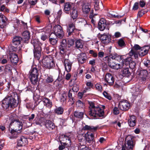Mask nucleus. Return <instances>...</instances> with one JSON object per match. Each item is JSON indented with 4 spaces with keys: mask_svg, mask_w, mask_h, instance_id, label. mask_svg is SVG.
<instances>
[{
    "mask_svg": "<svg viewBox=\"0 0 150 150\" xmlns=\"http://www.w3.org/2000/svg\"><path fill=\"white\" fill-rule=\"evenodd\" d=\"M11 126L12 127L11 130H10L9 128H8V130L12 134L13 137L16 138L21 132L23 128L22 123L18 120L13 119L10 124L9 127H10Z\"/></svg>",
    "mask_w": 150,
    "mask_h": 150,
    "instance_id": "obj_1",
    "label": "nucleus"
},
{
    "mask_svg": "<svg viewBox=\"0 0 150 150\" xmlns=\"http://www.w3.org/2000/svg\"><path fill=\"white\" fill-rule=\"evenodd\" d=\"M89 107L90 110L88 115L94 118L98 116L99 117H104V112L103 110L98 106L96 107L94 103L92 102H89Z\"/></svg>",
    "mask_w": 150,
    "mask_h": 150,
    "instance_id": "obj_2",
    "label": "nucleus"
},
{
    "mask_svg": "<svg viewBox=\"0 0 150 150\" xmlns=\"http://www.w3.org/2000/svg\"><path fill=\"white\" fill-rule=\"evenodd\" d=\"M31 43L33 45V53L35 58L39 60L41 56L42 44L37 39L33 38L31 41Z\"/></svg>",
    "mask_w": 150,
    "mask_h": 150,
    "instance_id": "obj_3",
    "label": "nucleus"
},
{
    "mask_svg": "<svg viewBox=\"0 0 150 150\" xmlns=\"http://www.w3.org/2000/svg\"><path fill=\"white\" fill-rule=\"evenodd\" d=\"M43 66L48 69L53 68L55 66V64L52 57L51 56H45L42 59Z\"/></svg>",
    "mask_w": 150,
    "mask_h": 150,
    "instance_id": "obj_4",
    "label": "nucleus"
},
{
    "mask_svg": "<svg viewBox=\"0 0 150 150\" xmlns=\"http://www.w3.org/2000/svg\"><path fill=\"white\" fill-rule=\"evenodd\" d=\"M22 40V38L20 36H15L13 37L11 43V48L13 51L16 52L20 50L19 45Z\"/></svg>",
    "mask_w": 150,
    "mask_h": 150,
    "instance_id": "obj_5",
    "label": "nucleus"
},
{
    "mask_svg": "<svg viewBox=\"0 0 150 150\" xmlns=\"http://www.w3.org/2000/svg\"><path fill=\"white\" fill-rule=\"evenodd\" d=\"M30 72L29 78L31 83L34 85L36 84L39 74L37 69L35 67H32Z\"/></svg>",
    "mask_w": 150,
    "mask_h": 150,
    "instance_id": "obj_6",
    "label": "nucleus"
},
{
    "mask_svg": "<svg viewBox=\"0 0 150 150\" xmlns=\"http://www.w3.org/2000/svg\"><path fill=\"white\" fill-rule=\"evenodd\" d=\"M126 140L125 147L123 146L122 150H126L125 149L127 150H132L134 146L133 139L130 136L127 137L126 138Z\"/></svg>",
    "mask_w": 150,
    "mask_h": 150,
    "instance_id": "obj_7",
    "label": "nucleus"
},
{
    "mask_svg": "<svg viewBox=\"0 0 150 150\" xmlns=\"http://www.w3.org/2000/svg\"><path fill=\"white\" fill-rule=\"evenodd\" d=\"M6 99L8 101L10 108H15L17 107L18 103V101L17 100L18 99V96L17 94L15 96L14 98L12 96H11L8 97Z\"/></svg>",
    "mask_w": 150,
    "mask_h": 150,
    "instance_id": "obj_8",
    "label": "nucleus"
},
{
    "mask_svg": "<svg viewBox=\"0 0 150 150\" xmlns=\"http://www.w3.org/2000/svg\"><path fill=\"white\" fill-rule=\"evenodd\" d=\"M54 32V34L59 38H61L64 35V31L62 27L59 25H56L53 29Z\"/></svg>",
    "mask_w": 150,
    "mask_h": 150,
    "instance_id": "obj_9",
    "label": "nucleus"
},
{
    "mask_svg": "<svg viewBox=\"0 0 150 150\" xmlns=\"http://www.w3.org/2000/svg\"><path fill=\"white\" fill-rule=\"evenodd\" d=\"M108 62L109 66L112 69L117 70L122 68V65L118 63L114 59L108 58Z\"/></svg>",
    "mask_w": 150,
    "mask_h": 150,
    "instance_id": "obj_10",
    "label": "nucleus"
},
{
    "mask_svg": "<svg viewBox=\"0 0 150 150\" xmlns=\"http://www.w3.org/2000/svg\"><path fill=\"white\" fill-rule=\"evenodd\" d=\"M142 48L138 45H135L132 48L131 51L128 54L131 57H133L135 59H136L138 57V50H140Z\"/></svg>",
    "mask_w": 150,
    "mask_h": 150,
    "instance_id": "obj_11",
    "label": "nucleus"
},
{
    "mask_svg": "<svg viewBox=\"0 0 150 150\" xmlns=\"http://www.w3.org/2000/svg\"><path fill=\"white\" fill-rule=\"evenodd\" d=\"M101 42L104 44L109 43L111 40V36L108 33H104L100 36Z\"/></svg>",
    "mask_w": 150,
    "mask_h": 150,
    "instance_id": "obj_12",
    "label": "nucleus"
},
{
    "mask_svg": "<svg viewBox=\"0 0 150 150\" xmlns=\"http://www.w3.org/2000/svg\"><path fill=\"white\" fill-rule=\"evenodd\" d=\"M130 107V104L127 100L121 101L119 104V108L122 110H127Z\"/></svg>",
    "mask_w": 150,
    "mask_h": 150,
    "instance_id": "obj_13",
    "label": "nucleus"
},
{
    "mask_svg": "<svg viewBox=\"0 0 150 150\" xmlns=\"http://www.w3.org/2000/svg\"><path fill=\"white\" fill-rule=\"evenodd\" d=\"M137 76L141 79L142 80L144 81L146 80V77L148 75L147 71L146 70H139L137 72Z\"/></svg>",
    "mask_w": 150,
    "mask_h": 150,
    "instance_id": "obj_14",
    "label": "nucleus"
},
{
    "mask_svg": "<svg viewBox=\"0 0 150 150\" xmlns=\"http://www.w3.org/2000/svg\"><path fill=\"white\" fill-rule=\"evenodd\" d=\"M87 59L86 54L84 53H81L78 54L77 60L79 64H82L85 63Z\"/></svg>",
    "mask_w": 150,
    "mask_h": 150,
    "instance_id": "obj_15",
    "label": "nucleus"
},
{
    "mask_svg": "<svg viewBox=\"0 0 150 150\" xmlns=\"http://www.w3.org/2000/svg\"><path fill=\"white\" fill-rule=\"evenodd\" d=\"M105 80L110 86H112L114 83V79L112 75L110 73H107L105 76Z\"/></svg>",
    "mask_w": 150,
    "mask_h": 150,
    "instance_id": "obj_16",
    "label": "nucleus"
},
{
    "mask_svg": "<svg viewBox=\"0 0 150 150\" xmlns=\"http://www.w3.org/2000/svg\"><path fill=\"white\" fill-rule=\"evenodd\" d=\"M105 58H110L111 59H114L115 61H117L120 62L123 59V56H121L118 55L117 54L115 53H110L109 55V57L106 56Z\"/></svg>",
    "mask_w": 150,
    "mask_h": 150,
    "instance_id": "obj_17",
    "label": "nucleus"
},
{
    "mask_svg": "<svg viewBox=\"0 0 150 150\" xmlns=\"http://www.w3.org/2000/svg\"><path fill=\"white\" fill-rule=\"evenodd\" d=\"M75 21L73 22L70 23L67 30V33H68V36H70L72 34L74 30H75Z\"/></svg>",
    "mask_w": 150,
    "mask_h": 150,
    "instance_id": "obj_18",
    "label": "nucleus"
},
{
    "mask_svg": "<svg viewBox=\"0 0 150 150\" xmlns=\"http://www.w3.org/2000/svg\"><path fill=\"white\" fill-rule=\"evenodd\" d=\"M91 7L90 2H85L82 5V10L84 13L87 14L90 11Z\"/></svg>",
    "mask_w": 150,
    "mask_h": 150,
    "instance_id": "obj_19",
    "label": "nucleus"
},
{
    "mask_svg": "<svg viewBox=\"0 0 150 150\" xmlns=\"http://www.w3.org/2000/svg\"><path fill=\"white\" fill-rule=\"evenodd\" d=\"M23 40V42L27 43L29 42V40L30 38V33L28 31H24L22 34Z\"/></svg>",
    "mask_w": 150,
    "mask_h": 150,
    "instance_id": "obj_20",
    "label": "nucleus"
},
{
    "mask_svg": "<svg viewBox=\"0 0 150 150\" xmlns=\"http://www.w3.org/2000/svg\"><path fill=\"white\" fill-rule=\"evenodd\" d=\"M84 139L86 140V142L88 143H91L93 142L94 137L92 133L87 132L85 134Z\"/></svg>",
    "mask_w": 150,
    "mask_h": 150,
    "instance_id": "obj_21",
    "label": "nucleus"
},
{
    "mask_svg": "<svg viewBox=\"0 0 150 150\" xmlns=\"http://www.w3.org/2000/svg\"><path fill=\"white\" fill-rule=\"evenodd\" d=\"M94 3V8L96 11L102 10L103 8V6L101 1L99 0H95Z\"/></svg>",
    "mask_w": 150,
    "mask_h": 150,
    "instance_id": "obj_22",
    "label": "nucleus"
},
{
    "mask_svg": "<svg viewBox=\"0 0 150 150\" xmlns=\"http://www.w3.org/2000/svg\"><path fill=\"white\" fill-rule=\"evenodd\" d=\"M64 65L66 70L67 72H69L71 70L72 63L68 59H66L64 61Z\"/></svg>",
    "mask_w": 150,
    "mask_h": 150,
    "instance_id": "obj_23",
    "label": "nucleus"
},
{
    "mask_svg": "<svg viewBox=\"0 0 150 150\" xmlns=\"http://www.w3.org/2000/svg\"><path fill=\"white\" fill-rule=\"evenodd\" d=\"M45 122V126L47 129L52 130L55 128V126L54 123L51 121L47 120Z\"/></svg>",
    "mask_w": 150,
    "mask_h": 150,
    "instance_id": "obj_24",
    "label": "nucleus"
},
{
    "mask_svg": "<svg viewBox=\"0 0 150 150\" xmlns=\"http://www.w3.org/2000/svg\"><path fill=\"white\" fill-rule=\"evenodd\" d=\"M7 19L3 15L0 14V27L1 28H4L6 25Z\"/></svg>",
    "mask_w": 150,
    "mask_h": 150,
    "instance_id": "obj_25",
    "label": "nucleus"
},
{
    "mask_svg": "<svg viewBox=\"0 0 150 150\" xmlns=\"http://www.w3.org/2000/svg\"><path fill=\"white\" fill-rule=\"evenodd\" d=\"M106 26L105 21L103 19H101L98 23V28L101 31L103 30Z\"/></svg>",
    "mask_w": 150,
    "mask_h": 150,
    "instance_id": "obj_26",
    "label": "nucleus"
},
{
    "mask_svg": "<svg viewBox=\"0 0 150 150\" xmlns=\"http://www.w3.org/2000/svg\"><path fill=\"white\" fill-rule=\"evenodd\" d=\"M10 60L12 63L16 64L18 61V58L17 55L12 53L10 54Z\"/></svg>",
    "mask_w": 150,
    "mask_h": 150,
    "instance_id": "obj_27",
    "label": "nucleus"
},
{
    "mask_svg": "<svg viewBox=\"0 0 150 150\" xmlns=\"http://www.w3.org/2000/svg\"><path fill=\"white\" fill-rule=\"evenodd\" d=\"M17 142V145L18 146H21L27 144L28 142V140L27 139L25 138L24 137L22 136L20 137L19 139L18 140Z\"/></svg>",
    "mask_w": 150,
    "mask_h": 150,
    "instance_id": "obj_28",
    "label": "nucleus"
},
{
    "mask_svg": "<svg viewBox=\"0 0 150 150\" xmlns=\"http://www.w3.org/2000/svg\"><path fill=\"white\" fill-rule=\"evenodd\" d=\"M42 101L44 103V105L49 108H50L52 105V103L48 98H42Z\"/></svg>",
    "mask_w": 150,
    "mask_h": 150,
    "instance_id": "obj_29",
    "label": "nucleus"
},
{
    "mask_svg": "<svg viewBox=\"0 0 150 150\" xmlns=\"http://www.w3.org/2000/svg\"><path fill=\"white\" fill-rule=\"evenodd\" d=\"M132 59V58L130 57H128L125 59H124L123 58V59L121 60L122 61L120 64V65H122V68H123V67L124 66V65L126 66H128L129 65V63Z\"/></svg>",
    "mask_w": 150,
    "mask_h": 150,
    "instance_id": "obj_30",
    "label": "nucleus"
},
{
    "mask_svg": "<svg viewBox=\"0 0 150 150\" xmlns=\"http://www.w3.org/2000/svg\"><path fill=\"white\" fill-rule=\"evenodd\" d=\"M122 76L127 77L131 75V73L128 68H123L122 70Z\"/></svg>",
    "mask_w": 150,
    "mask_h": 150,
    "instance_id": "obj_31",
    "label": "nucleus"
},
{
    "mask_svg": "<svg viewBox=\"0 0 150 150\" xmlns=\"http://www.w3.org/2000/svg\"><path fill=\"white\" fill-rule=\"evenodd\" d=\"M64 11L67 14L69 13V11L71 8V5L70 3L68 2L64 4Z\"/></svg>",
    "mask_w": 150,
    "mask_h": 150,
    "instance_id": "obj_32",
    "label": "nucleus"
},
{
    "mask_svg": "<svg viewBox=\"0 0 150 150\" xmlns=\"http://www.w3.org/2000/svg\"><path fill=\"white\" fill-rule=\"evenodd\" d=\"M2 106L5 110H9L8 108L10 107V106L6 98L2 101Z\"/></svg>",
    "mask_w": 150,
    "mask_h": 150,
    "instance_id": "obj_33",
    "label": "nucleus"
},
{
    "mask_svg": "<svg viewBox=\"0 0 150 150\" xmlns=\"http://www.w3.org/2000/svg\"><path fill=\"white\" fill-rule=\"evenodd\" d=\"M58 36L55 35V37H51L50 36L49 37V41L51 44L54 45H56L58 42V39L57 38Z\"/></svg>",
    "mask_w": 150,
    "mask_h": 150,
    "instance_id": "obj_34",
    "label": "nucleus"
},
{
    "mask_svg": "<svg viewBox=\"0 0 150 150\" xmlns=\"http://www.w3.org/2000/svg\"><path fill=\"white\" fill-rule=\"evenodd\" d=\"M70 15L73 20L77 18L78 16V12L75 8H74L72 9V11L70 13Z\"/></svg>",
    "mask_w": 150,
    "mask_h": 150,
    "instance_id": "obj_35",
    "label": "nucleus"
},
{
    "mask_svg": "<svg viewBox=\"0 0 150 150\" xmlns=\"http://www.w3.org/2000/svg\"><path fill=\"white\" fill-rule=\"evenodd\" d=\"M64 111L63 108L61 107H56L54 110L55 113L58 115L62 114L63 113Z\"/></svg>",
    "mask_w": 150,
    "mask_h": 150,
    "instance_id": "obj_36",
    "label": "nucleus"
},
{
    "mask_svg": "<svg viewBox=\"0 0 150 150\" xmlns=\"http://www.w3.org/2000/svg\"><path fill=\"white\" fill-rule=\"evenodd\" d=\"M117 43L119 46L121 48L125 47L126 46L125 41L122 38L118 40Z\"/></svg>",
    "mask_w": 150,
    "mask_h": 150,
    "instance_id": "obj_37",
    "label": "nucleus"
},
{
    "mask_svg": "<svg viewBox=\"0 0 150 150\" xmlns=\"http://www.w3.org/2000/svg\"><path fill=\"white\" fill-rule=\"evenodd\" d=\"M75 47L78 48H82L83 47V42L82 40H78L75 42Z\"/></svg>",
    "mask_w": 150,
    "mask_h": 150,
    "instance_id": "obj_38",
    "label": "nucleus"
},
{
    "mask_svg": "<svg viewBox=\"0 0 150 150\" xmlns=\"http://www.w3.org/2000/svg\"><path fill=\"white\" fill-rule=\"evenodd\" d=\"M84 130H89L92 131H96L98 128V127H94L93 126H89L87 125H85L83 127Z\"/></svg>",
    "mask_w": 150,
    "mask_h": 150,
    "instance_id": "obj_39",
    "label": "nucleus"
},
{
    "mask_svg": "<svg viewBox=\"0 0 150 150\" xmlns=\"http://www.w3.org/2000/svg\"><path fill=\"white\" fill-rule=\"evenodd\" d=\"M83 115L84 113L83 112L77 111H75L74 113V115L75 117L81 119L83 118Z\"/></svg>",
    "mask_w": 150,
    "mask_h": 150,
    "instance_id": "obj_40",
    "label": "nucleus"
},
{
    "mask_svg": "<svg viewBox=\"0 0 150 150\" xmlns=\"http://www.w3.org/2000/svg\"><path fill=\"white\" fill-rule=\"evenodd\" d=\"M69 136L67 134H63L59 136V140L60 142H64L68 139H69Z\"/></svg>",
    "mask_w": 150,
    "mask_h": 150,
    "instance_id": "obj_41",
    "label": "nucleus"
},
{
    "mask_svg": "<svg viewBox=\"0 0 150 150\" xmlns=\"http://www.w3.org/2000/svg\"><path fill=\"white\" fill-rule=\"evenodd\" d=\"M74 88L75 87H73L72 88V90H69V91L68 94V97L70 99H71L72 101L73 102V103H74V97H72V94L73 93H74L75 92L74 90Z\"/></svg>",
    "mask_w": 150,
    "mask_h": 150,
    "instance_id": "obj_42",
    "label": "nucleus"
},
{
    "mask_svg": "<svg viewBox=\"0 0 150 150\" xmlns=\"http://www.w3.org/2000/svg\"><path fill=\"white\" fill-rule=\"evenodd\" d=\"M63 144L66 147H70L71 145V141L70 138L69 137V139H67L64 142H62Z\"/></svg>",
    "mask_w": 150,
    "mask_h": 150,
    "instance_id": "obj_43",
    "label": "nucleus"
},
{
    "mask_svg": "<svg viewBox=\"0 0 150 150\" xmlns=\"http://www.w3.org/2000/svg\"><path fill=\"white\" fill-rule=\"evenodd\" d=\"M81 137H82L83 138H80V137H78V139L79 140V144L78 145L79 146H85V139L83 138V137L81 136Z\"/></svg>",
    "mask_w": 150,
    "mask_h": 150,
    "instance_id": "obj_44",
    "label": "nucleus"
},
{
    "mask_svg": "<svg viewBox=\"0 0 150 150\" xmlns=\"http://www.w3.org/2000/svg\"><path fill=\"white\" fill-rule=\"evenodd\" d=\"M45 52H46L47 54H48L51 52L53 50L52 49V46H50L45 47Z\"/></svg>",
    "mask_w": 150,
    "mask_h": 150,
    "instance_id": "obj_45",
    "label": "nucleus"
},
{
    "mask_svg": "<svg viewBox=\"0 0 150 150\" xmlns=\"http://www.w3.org/2000/svg\"><path fill=\"white\" fill-rule=\"evenodd\" d=\"M12 69V67L11 65L8 64L6 65L5 66L4 71L6 72H11Z\"/></svg>",
    "mask_w": 150,
    "mask_h": 150,
    "instance_id": "obj_46",
    "label": "nucleus"
},
{
    "mask_svg": "<svg viewBox=\"0 0 150 150\" xmlns=\"http://www.w3.org/2000/svg\"><path fill=\"white\" fill-rule=\"evenodd\" d=\"M149 48V47L147 45L144 46L141 49L143 50V53H144L145 55H146L148 53Z\"/></svg>",
    "mask_w": 150,
    "mask_h": 150,
    "instance_id": "obj_47",
    "label": "nucleus"
},
{
    "mask_svg": "<svg viewBox=\"0 0 150 150\" xmlns=\"http://www.w3.org/2000/svg\"><path fill=\"white\" fill-rule=\"evenodd\" d=\"M67 41L65 39L63 40L61 42V44L59 46L60 47L66 48Z\"/></svg>",
    "mask_w": 150,
    "mask_h": 150,
    "instance_id": "obj_48",
    "label": "nucleus"
},
{
    "mask_svg": "<svg viewBox=\"0 0 150 150\" xmlns=\"http://www.w3.org/2000/svg\"><path fill=\"white\" fill-rule=\"evenodd\" d=\"M129 67L132 69H134L136 67V63L134 61L132 60L130 61L129 65Z\"/></svg>",
    "mask_w": 150,
    "mask_h": 150,
    "instance_id": "obj_49",
    "label": "nucleus"
},
{
    "mask_svg": "<svg viewBox=\"0 0 150 150\" xmlns=\"http://www.w3.org/2000/svg\"><path fill=\"white\" fill-rule=\"evenodd\" d=\"M104 96L110 100L112 99V97L110 94L104 91L103 93Z\"/></svg>",
    "mask_w": 150,
    "mask_h": 150,
    "instance_id": "obj_50",
    "label": "nucleus"
},
{
    "mask_svg": "<svg viewBox=\"0 0 150 150\" xmlns=\"http://www.w3.org/2000/svg\"><path fill=\"white\" fill-rule=\"evenodd\" d=\"M76 105L78 107L82 108L83 106V104L81 100H79L76 102Z\"/></svg>",
    "mask_w": 150,
    "mask_h": 150,
    "instance_id": "obj_51",
    "label": "nucleus"
},
{
    "mask_svg": "<svg viewBox=\"0 0 150 150\" xmlns=\"http://www.w3.org/2000/svg\"><path fill=\"white\" fill-rule=\"evenodd\" d=\"M47 120L43 117L39 119V121L42 126L43 125L45 126V123H46L45 122Z\"/></svg>",
    "mask_w": 150,
    "mask_h": 150,
    "instance_id": "obj_52",
    "label": "nucleus"
},
{
    "mask_svg": "<svg viewBox=\"0 0 150 150\" xmlns=\"http://www.w3.org/2000/svg\"><path fill=\"white\" fill-rule=\"evenodd\" d=\"M38 0H28L29 4L32 6L35 5L37 3Z\"/></svg>",
    "mask_w": 150,
    "mask_h": 150,
    "instance_id": "obj_53",
    "label": "nucleus"
},
{
    "mask_svg": "<svg viewBox=\"0 0 150 150\" xmlns=\"http://www.w3.org/2000/svg\"><path fill=\"white\" fill-rule=\"evenodd\" d=\"M95 87L96 89L98 91L100 92H101L102 91V86L99 84L97 83L95 85Z\"/></svg>",
    "mask_w": 150,
    "mask_h": 150,
    "instance_id": "obj_54",
    "label": "nucleus"
},
{
    "mask_svg": "<svg viewBox=\"0 0 150 150\" xmlns=\"http://www.w3.org/2000/svg\"><path fill=\"white\" fill-rule=\"evenodd\" d=\"M46 82L47 83H52L53 81V79L52 77L51 76H48L46 80Z\"/></svg>",
    "mask_w": 150,
    "mask_h": 150,
    "instance_id": "obj_55",
    "label": "nucleus"
},
{
    "mask_svg": "<svg viewBox=\"0 0 150 150\" xmlns=\"http://www.w3.org/2000/svg\"><path fill=\"white\" fill-rule=\"evenodd\" d=\"M101 66L103 70H105L107 69L108 66L105 63L103 62L101 64Z\"/></svg>",
    "mask_w": 150,
    "mask_h": 150,
    "instance_id": "obj_56",
    "label": "nucleus"
},
{
    "mask_svg": "<svg viewBox=\"0 0 150 150\" xmlns=\"http://www.w3.org/2000/svg\"><path fill=\"white\" fill-rule=\"evenodd\" d=\"M74 40L73 39H69L68 40L67 42L68 45H69L70 46L73 45L74 44Z\"/></svg>",
    "mask_w": 150,
    "mask_h": 150,
    "instance_id": "obj_57",
    "label": "nucleus"
},
{
    "mask_svg": "<svg viewBox=\"0 0 150 150\" xmlns=\"http://www.w3.org/2000/svg\"><path fill=\"white\" fill-rule=\"evenodd\" d=\"M139 8V3L138 2H136L133 7L132 9L134 10H137Z\"/></svg>",
    "mask_w": 150,
    "mask_h": 150,
    "instance_id": "obj_58",
    "label": "nucleus"
},
{
    "mask_svg": "<svg viewBox=\"0 0 150 150\" xmlns=\"http://www.w3.org/2000/svg\"><path fill=\"white\" fill-rule=\"evenodd\" d=\"M144 65L147 67H150V61L149 60H147L146 61H144Z\"/></svg>",
    "mask_w": 150,
    "mask_h": 150,
    "instance_id": "obj_59",
    "label": "nucleus"
},
{
    "mask_svg": "<svg viewBox=\"0 0 150 150\" xmlns=\"http://www.w3.org/2000/svg\"><path fill=\"white\" fill-rule=\"evenodd\" d=\"M119 113V111L117 108L115 107L113 109V113L115 115H118Z\"/></svg>",
    "mask_w": 150,
    "mask_h": 150,
    "instance_id": "obj_60",
    "label": "nucleus"
},
{
    "mask_svg": "<svg viewBox=\"0 0 150 150\" xmlns=\"http://www.w3.org/2000/svg\"><path fill=\"white\" fill-rule=\"evenodd\" d=\"M88 147L86 146H79L78 145V148L79 150H84L88 148Z\"/></svg>",
    "mask_w": 150,
    "mask_h": 150,
    "instance_id": "obj_61",
    "label": "nucleus"
},
{
    "mask_svg": "<svg viewBox=\"0 0 150 150\" xmlns=\"http://www.w3.org/2000/svg\"><path fill=\"white\" fill-rule=\"evenodd\" d=\"M62 79H63V77H62V74H61L60 75L59 74L58 76V78L56 80L55 82H57L58 81L60 82L62 80Z\"/></svg>",
    "mask_w": 150,
    "mask_h": 150,
    "instance_id": "obj_62",
    "label": "nucleus"
},
{
    "mask_svg": "<svg viewBox=\"0 0 150 150\" xmlns=\"http://www.w3.org/2000/svg\"><path fill=\"white\" fill-rule=\"evenodd\" d=\"M146 4V2L143 1H140L139 2V5L140 6L142 7H144Z\"/></svg>",
    "mask_w": 150,
    "mask_h": 150,
    "instance_id": "obj_63",
    "label": "nucleus"
},
{
    "mask_svg": "<svg viewBox=\"0 0 150 150\" xmlns=\"http://www.w3.org/2000/svg\"><path fill=\"white\" fill-rule=\"evenodd\" d=\"M41 39L43 41H45L47 38V35L45 34L42 35L41 36Z\"/></svg>",
    "mask_w": 150,
    "mask_h": 150,
    "instance_id": "obj_64",
    "label": "nucleus"
}]
</instances>
